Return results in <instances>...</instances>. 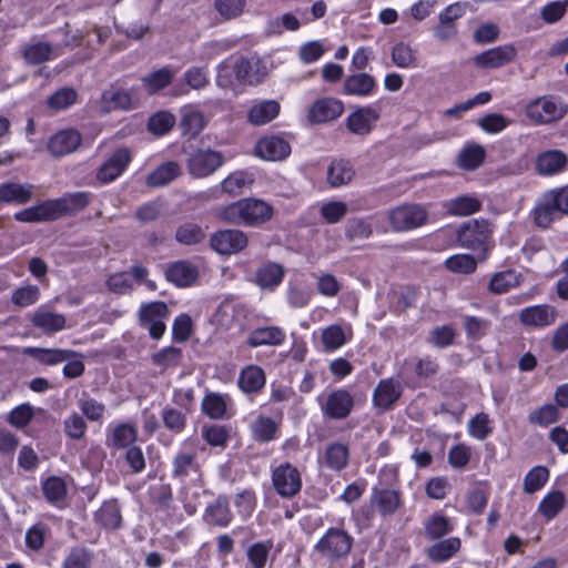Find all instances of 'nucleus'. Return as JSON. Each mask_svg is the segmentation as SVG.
Returning a JSON list of instances; mask_svg holds the SVG:
<instances>
[{
	"instance_id": "obj_17",
	"label": "nucleus",
	"mask_w": 568,
	"mask_h": 568,
	"mask_svg": "<svg viewBox=\"0 0 568 568\" xmlns=\"http://www.w3.org/2000/svg\"><path fill=\"white\" fill-rule=\"evenodd\" d=\"M403 388L394 378L381 379L373 393L374 407L382 412L390 409L399 399Z\"/></svg>"
},
{
	"instance_id": "obj_40",
	"label": "nucleus",
	"mask_w": 568,
	"mask_h": 568,
	"mask_svg": "<svg viewBox=\"0 0 568 568\" xmlns=\"http://www.w3.org/2000/svg\"><path fill=\"white\" fill-rule=\"evenodd\" d=\"M67 491V484L60 477L52 476L42 483V493L45 499L58 507H62L64 504Z\"/></svg>"
},
{
	"instance_id": "obj_56",
	"label": "nucleus",
	"mask_w": 568,
	"mask_h": 568,
	"mask_svg": "<svg viewBox=\"0 0 568 568\" xmlns=\"http://www.w3.org/2000/svg\"><path fill=\"white\" fill-rule=\"evenodd\" d=\"M252 182L253 180L248 174L237 171L230 174L222 181L221 189L224 193L237 195L246 185L252 184Z\"/></svg>"
},
{
	"instance_id": "obj_21",
	"label": "nucleus",
	"mask_w": 568,
	"mask_h": 568,
	"mask_svg": "<svg viewBox=\"0 0 568 568\" xmlns=\"http://www.w3.org/2000/svg\"><path fill=\"white\" fill-rule=\"evenodd\" d=\"M255 153L267 161H280L291 153V146L281 136H265L256 143Z\"/></svg>"
},
{
	"instance_id": "obj_12",
	"label": "nucleus",
	"mask_w": 568,
	"mask_h": 568,
	"mask_svg": "<svg viewBox=\"0 0 568 568\" xmlns=\"http://www.w3.org/2000/svg\"><path fill=\"white\" fill-rule=\"evenodd\" d=\"M132 160L131 152L126 148L118 149L99 168L97 179L101 183H110L119 178Z\"/></svg>"
},
{
	"instance_id": "obj_5",
	"label": "nucleus",
	"mask_w": 568,
	"mask_h": 568,
	"mask_svg": "<svg viewBox=\"0 0 568 568\" xmlns=\"http://www.w3.org/2000/svg\"><path fill=\"white\" fill-rule=\"evenodd\" d=\"M353 537L341 528H329L315 545V551L328 561H338L351 552Z\"/></svg>"
},
{
	"instance_id": "obj_52",
	"label": "nucleus",
	"mask_w": 568,
	"mask_h": 568,
	"mask_svg": "<svg viewBox=\"0 0 568 568\" xmlns=\"http://www.w3.org/2000/svg\"><path fill=\"white\" fill-rule=\"evenodd\" d=\"M173 73L168 68H162L142 78L143 87L150 92L155 93L164 89L172 80Z\"/></svg>"
},
{
	"instance_id": "obj_24",
	"label": "nucleus",
	"mask_w": 568,
	"mask_h": 568,
	"mask_svg": "<svg viewBox=\"0 0 568 568\" xmlns=\"http://www.w3.org/2000/svg\"><path fill=\"white\" fill-rule=\"evenodd\" d=\"M34 186L16 182L0 184V204L22 205L33 197Z\"/></svg>"
},
{
	"instance_id": "obj_35",
	"label": "nucleus",
	"mask_w": 568,
	"mask_h": 568,
	"mask_svg": "<svg viewBox=\"0 0 568 568\" xmlns=\"http://www.w3.org/2000/svg\"><path fill=\"white\" fill-rule=\"evenodd\" d=\"M444 206L450 215L467 216L480 211L481 201L473 195H460L447 201Z\"/></svg>"
},
{
	"instance_id": "obj_58",
	"label": "nucleus",
	"mask_w": 568,
	"mask_h": 568,
	"mask_svg": "<svg viewBox=\"0 0 568 568\" xmlns=\"http://www.w3.org/2000/svg\"><path fill=\"white\" fill-rule=\"evenodd\" d=\"M93 555L83 547H74L63 560L62 568H90Z\"/></svg>"
},
{
	"instance_id": "obj_53",
	"label": "nucleus",
	"mask_w": 568,
	"mask_h": 568,
	"mask_svg": "<svg viewBox=\"0 0 568 568\" xmlns=\"http://www.w3.org/2000/svg\"><path fill=\"white\" fill-rule=\"evenodd\" d=\"M180 126L183 134L195 136L204 129L205 120L201 112L189 110L182 114Z\"/></svg>"
},
{
	"instance_id": "obj_1",
	"label": "nucleus",
	"mask_w": 568,
	"mask_h": 568,
	"mask_svg": "<svg viewBox=\"0 0 568 568\" xmlns=\"http://www.w3.org/2000/svg\"><path fill=\"white\" fill-rule=\"evenodd\" d=\"M273 206L263 200L246 197L219 209L217 217L225 223L255 227L270 221Z\"/></svg>"
},
{
	"instance_id": "obj_10",
	"label": "nucleus",
	"mask_w": 568,
	"mask_h": 568,
	"mask_svg": "<svg viewBox=\"0 0 568 568\" xmlns=\"http://www.w3.org/2000/svg\"><path fill=\"white\" fill-rule=\"evenodd\" d=\"M233 71L240 83L248 85L260 84L268 74L266 64L257 57L240 58Z\"/></svg>"
},
{
	"instance_id": "obj_50",
	"label": "nucleus",
	"mask_w": 568,
	"mask_h": 568,
	"mask_svg": "<svg viewBox=\"0 0 568 568\" xmlns=\"http://www.w3.org/2000/svg\"><path fill=\"white\" fill-rule=\"evenodd\" d=\"M373 234L372 224L361 217L349 219L345 225V236L349 241L366 240Z\"/></svg>"
},
{
	"instance_id": "obj_49",
	"label": "nucleus",
	"mask_w": 568,
	"mask_h": 568,
	"mask_svg": "<svg viewBox=\"0 0 568 568\" xmlns=\"http://www.w3.org/2000/svg\"><path fill=\"white\" fill-rule=\"evenodd\" d=\"M453 526L447 517L436 513L432 515L425 523V532L429 539H438L450 532Z\"/></svg>"
},
{
	"instance_id": "obj_60",
	"label": "nucleus",
	"mask_w": 568,
	"mask_h": 568,
	"mask_svg": "<svg viewBox=\"0 0 568 568\" xmlns=\"http://www.w3.org/2000/svg\"><path fill=\"white\" fill-rule=\"evenodd\" d=\"M549 470L544 466H536L528 471L524 479V490L532 494L539 490L548 480Z\"/></svg>"
},
{
	"instance_id": "obj_27",
	"label": "nucleus",
	"mask_w": 568,
	"mask_h": 568,
	"mask_svg": "<svg viewBox=\"0 0 568 568\" xmlns=\"http://www.w3.org/2000/svg\"><path fill=\"white\" fill-rule=\"evenodd\" d=\"M24 354L33 357L45 365H55L74 356H80V353L72 349L61 348H40V347H28L24 349Z\"/></svg>"
},
{
	"instance_id": "obj_4",
	"label": "nucleus",
	"mask_w": 568,
	"mask_h": 568,
	"mask_svg": "<svg viewBox=\"0 0 568 568\" xmlns=\"http://www.w3.org/2000/svg\"><path fill=\"white\" fill-rule=\"evenodd\" d=\"M525 112L535 124H548L561 120L567 114L568 106L558 97L544 95L530 101Z\"/></svg>"
},
{
	"instance_id": "obj_51",
	"label": "nucleus",
	"mask_w": 568,
	"mask_h": 568,
	"mask_svg": "<svg viewBox=\"0 0 568 568\" xmlns=\"http://www.w3.org/2000/svg\"><path fill=\"white\" fill-rule=\"evenodd\" d=\"M77 100L78 93L74 89L62 88L48 98L47 105L54 111H61L73 105Z\"/></svg>"
},
{
	"instance_id": "obj_16",
	"label": "nucleus",
	"mask_w": 568,
	"mask_h": 568,
	"mask_svg": "<svg viewBox=\"0 0 568 568\" xmlns=\"http://www.w3.org/2000/svg\"><path fill=\"white\" fill-rule=\"evenodd\" d=\"M379 120V113L372 106H359L346 119L347 130L359 136L368 135L375 123Z\"/></svg>"
},
{
	"instance_id": "obj_41",
	"label": "nucleus",
	"mask_w": 568,
	"mask_h": 568,
	"mask_svg": "<svg viewBox=\"0 0 568 568\" xmlns=\"http://www.w3.org/2000/svg\"><path fill=\"white\" fill-rule=\"evenodd\" d=\"M14 220L26 223H39L54 221L49 200L31 207L21 210L14 214Z\"/></svg>"
},
{
	"instance_id": "obj_59",
	"label": "nucleus",
	"mask_w": 568,
	"mask_h": 568,
	"mask_svg": "<svg viewBox=\"0 0 568 568\" xmlns=\"http://www.w3.org/2000/svg\"><path fill=\"white\" fill-rule=\"evenodd\" d=\"M518 277L515 271H505L495 274L489 283V288L496 294H503L518 285Z\"/></svg>"
},
{
	"instance_id": "obj_54",
	"label": "nucleus",
	"mask_w": 568,
	"mask_h": 568,
	"mask_svg": "<svg viewBox=\"0 0 568 568\" xmlns=\"http://www.w3.org/2000/svg\"><path fill=\"white\" fill-rule=\"evenodd\" d=\"M485 159V150L481 145L475 144L465 148L459 156V165L466 170L477 169Z\"/></svg>"
},
{
	"instance_id": "obj_32",
	"label": "nucleus",
	"mask_w": 568,
	"mask_h": 568,
	"mask_svg": "<svg viewBox=\"0 0 568 568\" xmlns=\"http://www.w3.org/2000/svg\"><path fill=\"white\" fill-rule=\"evenodd\" d=\"M172 475L174 478L184 480L186 477L196 476L201 479L200 466L195 460V456L189 453H178L172 462Z\"/></svg>"
},
{
	"instance_id": "obj_19",
	"label": "nucleus",
	"mask_w": 568,
	"mask_h": 568,
	"mask_svg": "<svg viewBox=\"0 0 568 568\" xmlns=\"http://www.w3.org/2000/svg\"><path fill=\"white\" fill-rule=\"evenodd\" d=\"M568 165V155L561 150H546L536 158V171L544 176L564 172Z\"/></svg>"
},
{
	"instance_id": "obj_25",
	"label": "nucleus",
	"mask_w": 568,
	"mask_h": 568,
	"mask_svg": "<svg viewBox=\"0 0 568 568\" xmlns=\"http://www.w3.org/2000/svg\"><path fill=\"white\" fill-rule=\"evenodd\" d=\"M559 215L561 214L557 210L555 197L545 192L532 211L535 224L541 229H547Z\"/></svg>"
},
{
	"instance_id": "obj_62",
	"label": "nucleus",
	"mask_w": 568,
	"mask_h": 568,
	"mask_svg": "<svg viewBox=\"0 0 568 568\" xmlns=\"http://www.w3.org/2000/svg\"><path fill=\"white\" fill-rule=\"evenodd\" d=\"M392 61L396 67L407 69L416 64V57L408 44L399 42L392 49Z\"/></svg>"
},
{
	"instance_id": "obj_43",
	"label": "nucleus",
	"mask_w": 568,
	"mask_h": 568,
	"mask_svg": "<svg viewBox=\"0 0 568 568\" xmlns=\"http://www.w3.org/2000/svg\"><path fill=\"white\" fill-rule=\"evenodd\" d=\"M460 549V539L450 537L442 540L428 549V557L437 562L445 561Z\"/></svg>"
},
{
	"instance_id": "obj_18",
	"label": "nucleus",
	"mask_w": 568,
	"mask_h": 568,
	"mask_svg": "<svg viewBox=\"0 0 568 568\" xmlns=\"http://www.w3.org/2000/svg\"><path fill=\"white\" fill-rule=\"evenodd\" d=\"M344 112V104L335 98H323L313 103L308 111L312 123H326L339 118Z\"/></svg>"
},
{
	"instance_id": "obj_36",
	"label": "nucleus",
	"mask_w": 568,
	"mask_h": 568,
	"mask_svg": "<svg viewBox=\"0 0 568 568\" xmlns=\"http://www.w3.org/2000/svg\"><path fill=\"white\" fill-rule=\"evenodd\" d=\"M285 339L284 332L276 326L257 327L251 332L247 344L251 347L280 345Z\"/></svg>"
},
{
	"instance_id": "obj_37",
	"label": "nucleus",
	"mask_w": 568,
	"mask_h": 568,
	"mask_svg": "<svg viewBox=\"0 0 568 568\" xmlns=\"http://www.w3.org/2000/svg\"><path fill=\"white\" fill-rule=\"evenodd\" d=\"M132 102L129 92L118 89L110 88L102 93L101 110L104 113H110L114 110H126L130 108Z\"/></svg>"
},
{
	"instance_id": "obj_3",
	"label": "nucleus",
	"mask_w": 568,
	"mask_h": 568,
	"mask_svg": "<svg viewBox=\"0 0 568 568\" xmlns=\"http://www.w3.org/2000/svg\"><path fill=\"white\" fill-rule=\"evenodd\" d=\"M186 170L195 179H203L216 172L225 162L224 155L211 148L184 145Z\"/></svg>"
},
{
	"instance_id": "obj_22",
	"label": "nucleus",
	"mask_w": 568,
	"mask_h": 568,
	"mask_svg": "<svg viewBox=\"0 0 568 568\" xmlns=\"http://www.w3.org/2000/svg\"><path fill=\"white\" fill-rule=\"evenodd\" d=\"M81 143V135L77 130H62L52 135L48 142V150L53 156H63L74 152Z\"/></svg>"
},
{
	"instance_id": "obj_26",
	"label": "nucleus",
	"mask_w": 568,
	"mask_h": 568,
	"mask_svg": "<svg viewBox=\"0 0 568 568\" xmlns=\"http://www.w3.org/2000/svg\"><path fill=\"white\" fill-rule=\"evenodd\" d=\"M65 316L54 313L45 307H39L31 317V324L42 332L55 333L65 327Z\"/></svg>"
},
{
	"instance_id": "obj_38",
	"label": "nucleus",
	"mask_w": 568,
	"mask_h": 568,
	"mask_svg": "<svg viewBox=\"0 0 568 568\" xmlns=\"http://www.w3.org/2000/svg\"><path fill=\"white\" fill-rule=\"evenodd\" d=\"M180 174L181 168L176 162H165L148 175L146 184L151 187H160L172 182Z\"/></svg>"
},
{
	"instance_id": "obj_33",
	"label": "nucleus",
	"mask_w": 568,
	"mask_h": 568,
	"mask_svg": "<svg viewBox=\"0 0 568 568\" xmlns=\"http://www.w3.org/2000/svg\"><path fill=\"white\" fill-rule=\"evenodd\" d=\"M376 88L374 77L368 73L349 75L344 81V93L349 95L367 97Z\"/></svg>"
},
{
	"instance_id": "obj_8",
	"label": "nucleus",
	"mask_w": 568,
	"mask_h": 568,
	"mask_svg": "<svg viewBox=\"0 0 568 568\" xmlns=\"http://www.w3.org/2000/svg\"><path fill=\"white\" fill-rule=\"evenodd\" d=\"M248 243L246 233L241 230H221L211 235L210 245L221 255H232L243 251Z\"/></svg>"
},
{
	"instance_id": "obj_34",
	"label": "nucleus",
	"mask_w": 568,
	"mask_h": 568,
	"mask_svg": "<svg viewBox=\"0 0 568 568\" xmlns=\"http://www.w3.org/2000/svg\"><path fill=\"white\" fill-rule=\"evenodd\" d=\"M204 518L209 524L220 527L227 526L232 520V513L230 510L227 498L219 496L214 503L206 507Z\"/></svg>"
},
{
	"instance_id": "obj_64",
	"label": "nucleus",
	"mask_w": 568,
	"mask_h": 568,
	"mask_svg": "<svg viewBox=\"0 0 568 568\" xmlns=\"http://www.w3.org/2000/svg\"><path fill=\"white\" fill-rule=\"evenodd\" d=\"M202 410L211 418L220 419L225 416L226 404L224 398L219 394H210L202 402Z\"/></svg>"
},
{
	"instance_id": "obj_31",
	"label": "nucleus",
	"mask_w": 568,
	"mask_h": 568,
	"mask_svg": "<svg viewBox=\"0 0 568 568\" xmlns=\"http://www.w3.org/2000/svg\"><path fill=\"white\" fill-rule=\"evenodd\" d=\"M265 382L264 371L256 365H250L241 371L237 384L244 393L256 394L264 387Z\"/></svg>"
},
{
	"instance_id": "obj_39",
	"label": "nucleus",
	"mask_w": 568,
	"mask_h": 568,
	"mask_svg": "<svg viewBox=\"0 0 568 568\" xmlns=\"http://www.w3.org/2000/svg\"><path fill=\"white\" fill-rule=\"evenodd\" d=\"M284 267L277 263L268 262L256 272V284L262 288L273 290L284 277Z\"/></svg>"
},
{
	"instance_id": "obj_7",
	"label": "nucleus",
	"mask_w": 568,
	"mask_h": 568,
	"mask_svg": "<svg viewBox=\"0 0 568 568\" xmlns=\"http://www.w3.org/2000/svg\"><path fill=\"white\" fill-rule=\"evenodd\" d=\"M168 315L169 310L164 302H151L141 307L139 313L140 324L148 329L152 338L159 339L165 332L164 320Z\"/></svg>"
},
{
	"instance_id": "obj_48",
	"label": "nucleus",
	"mask_w": 568,
	"mask_h": 568,
	"mask_svg": "<svg viewBox=\"0 0 568 568\" xmlns=\"http://www.w3.org/2000/svg\"><path fill=\"white\" fill-rule=\"evenodd\" d=\"M347 339L346 331L337 324L329 325L322 332V343L326 351H335L342 347Z\"/></svg>"
},
{
	"instance_id": "obj_11",
	"label": "nucleus",
	"mask_w": 568,
	"mask_h": 568,
	"mask_svg": "<svg viewBox=\"0 0 568 568\" xmlns=\"http://www.w3.org/2000/svg\"><path fill=\"white\" fill-rule=\"evenodd\" d=\"M558 310L549 304H540L525 307L519 313L523 325L534 328H544L556 323Z\"/></svg>"
},
{
	"instance_id": "obj_23",
	"label": "nucleus",
	"mask_w": 568,
	"mask_h": 568,
	"mask_svg": "<svg viewBox=\"0 0 568 568\" xmlns=\"http://www.w3.org/2000/svg\"><path fill=\"white\" fill-rule=\"evenodd\" d=\"M165 277L179 287H186L196 281L199 270L193 263L182 260L169 265L165 271Z\"/></svg>"
},
{
	"instance_id": "obj_46",
	"label": "nucleus",
	"mask_w": 568,
	"mask_h": 568,
	"mask_svg": "<svg viewBox=\"0 0 568 568\" xmlns=\"http://www.w3.org/2000/svg\"><path fill=\"white\" fill-rule=\"evenodd\" d=\"M205 237L203 229L192 222L181 224L175 232V240L183 245H195Z\"/></svg>"
},
{
	"instance_id": "obj_55",
	"label": "nucleus",
	"mask_w": 568,
	"mask_h": 568,
	"mask_svg": "<svg viewBox=\"0 0 568 568\" xmlns=\"http://www.w3.org/2000/svg\"><path fill=\"white\" fill-rule=\"evenodd\" d=\"M246 0H214L213 7L224 20L236 19L244 12Z\"/></svg>"
},
{
	"instance_id": "obj_9",
	"label": "nucleus",
	"mask_w": 568,
	"mask_h": 568,
	"mask_svg": "<svg viewBox=\"0 0 568 568\" xmlns=\"http://www.w3.org/2000/svg\"><path fill=\"white\" fill-rule=\"evenodd\" d=\"M272 481L276 493L286 498L295 496L302 487L300 471L288 463L281 464L273 470Z\"/></svg>"
},
{
	"instance_id": "obj_30",
	"label": "nucleus",
	"mask_w": 568,
	"mask_h": 568,
	"mask_svg": "<svg viewBox=\"0 0 568 568\" xmlns=\"http://www.w3.org/2000/svg\"><path fill=\"white\" fill-rule=\"evenodd\" d=\"M354 175V166L345 159H335L327 168V183L333 187L348 184Z\"/></svg>"
},
{
	"instance_id": "obj_28",
	"label": "nucleus",
	"mask_w": 568,
	"mask_h": 568,
	"mask_svg": "<svg viewBox=\"0 0 568 568\" xmlns=\"http://www.w3.org/2000/svg\"><path fill=\"white\" fill-rule=\"evenodd\" d=\"M280 109V103L275 100L258 101L248 110L247 119L253 125H263L275 119Z\"/></svg>"
},
{
	"instance_id": "obj_57",
	"label": "nucleus",
	"mask_w": 568,
	"mask_h": 568,
	"mask_svg": "<svg viewBox=\"0 0 568 568\" xmlns=\"http://www.w3.org/2000/svg\"><path fill=\"white\" fill-rule=\"evenodd\" d=\"M182 351L178 347L169 346L154 353L151 357L152 363L163 369L175 367L180 364Z\"/></svg>"
},
{
	"instance_id": "obj_14",
	"label": "nucleus",
	"mask_w": 568,
	"mask_h": 568,
	"mask_svg": "<svg viewBox=\"0 0 568 568\" xmlns=\"http://www.w3.org/2000/svg\"><path fill=\"white\" fill-rule=\"evenodd\" d=\"M91 195L88 192L65 193L63 196L49 200L53 220L70 215L83 210L90 202Z\"/></svg>"
},
{
	"instance_id": "obj_61",
	"label": "nucleus",
	"mask_w": 568,
	"mask_h": 568,
	"mask_svg": "<svg viewBox=\"0 0 568 568\" xmlns=\"http://www.w3.org/2000/svg\"><path fill=\"white\" fill-rule=\"evenodd\" d=\"M175 123V118L169 112H158L153 114L149 122L148 129L155 135H164L171 131Z\"/></svg>"
},
{
	"instance_id": "obj_42",
	"label": "nucleus",
	"mask_w": 568,
	"mask_h": 568,
	"mask_svg": "<svg viewBox=\"0 0 568 568\" xmlns=\"http://www.w3.org/2000/svg\"><path fill=\"white\" fill-rule=\"evenodd\" d=\"M566 496L560 490L549 493L540 501L538 511L547 519L555 518L565 507Z\"/></svg>"
},
{
	"instance_id": "obj_6",
	"label": "nucleus",
	"mask_w": 568,
	"mask_h": 568,
	"mask_svg": "<svg viewBox=\"0 0 568 568\" xmlns=\"http://www.w3.org/2000/svg\"><path fill=\"white\" fill-rule=\"evenodd\" d=\"M388 220L396 232L409 231L425 224L427 211L419 204H403L388 212Z\"/></svg>"
},
{
	"instance_id": "obj_44",
	"label": "nucleus",
	"mask_w": 568,
	"mask_h": 568,
	"mask_svg": "<svg viewBox=\"0 0 568 568\" xmlns=\"http://www.w3.org/2000/svg\"><path fill=\"white\" fill-rule=\"evenodd\" d=\"M349 457L348 447L342 443H333L325 452V463L333 470H342L346 467Z\"/></svg>"
},
{
	"instance_id": "obj_63",
	"label": "nucleus",
	"mask_w": 568,
	"mask_h": 568,
	"mask_svg": "<svg viewBox=\"0 0 568 568\" xmlns=\"http://www.w3.org/2000/svg\"><path fill=\"white\" fill-rule=\"evenodd\" d=\"M445 265L452 272L469 274L476 270L477 262L471 255L457 254L447 258Z\"/></svg>"
},
{
	"instance_id": "obj_47",
	"label": "nucleus",
	"mask_w": 568,
	"mask_h": 568,
	"mask_svg": "<svg viewBox=\"0 0 568 568\" xmlns=\"http://www.w3.org/2000/svg\"><path fill=\"white\" fill-rule=\"evenodd\" d=\"M138 430L136 428L128 423L119 424L112 433L111 445L116 448H129L134 446L133 443L136 440Z\"/></svg>"
},
{
	"instance_id": "obj_29",
	"label": "nucleus",
	"mask_w": 568,
	"mask_h": 568,
	"mask_svg": "<svg viewBox=\"0 0 568 568\" xmlns=\"http://www.w3.org/2000/svg\"><path fill=\"white\" fill-rule=\"evenodd\" d=\"M24 62L29 65H38L51 60L54 54V48L44 41H36L24 44L21 48Z\"/></svg>"
},
{
	"instance_id": "obj_2",
	"label": "nucleus",
	"mask_w": 568,
	"mask_h": 568,
	"mask_svg": "<svg viewBox=\"0 0 568 568\" xmlns=\"http://www.w3.org/2000/svg\"><path fill=\"white\" fill-rule=\"evenodd\" d=\"M493 229L485 219H473L464 222L457 230L458 244L475 252L480 260H485L490 250Z\"/></svg>"
},
{
	"instance_id": "obj_13",
	"label": "nucleus",
	"mask_w": 568,
	"mask_h": 568,
	"mask_svg": "<svg viewBox=\"0 0 568 568\" xmlns=\"http://www.w3.org/2000/svg\"><path fill=\"white\" fill-rule=\"evenodd\" d=\"M354 407V397L346 389H337L329 393L322 406L323 414L332 419L346 418Z\"/></svg>"
},
{
	"instance_id": "obj_20",
	"label": "nucleus",
	"mask_w": 568,
	"mask_h": 568,
	"mask_svg": "<svg viewBox=\"0 0 568 568\" xmlns=\"http://www.w3.org/2000/svg\"><path fill=\"white\" fill-rule=\"evenodd\" d=\"M371 505L382 517L392 516L402 505L400 494L388 487H374Z\"/></svg>"
},
{
	"instance_id": "obj_15",
	"label": "nucleus",
	"mask_w": 568,
	"mask_h": 568,
	"mask_svg": "<svg viewBox=\"0 0 568 568\" xmlns=\"http://www.w3.org/2000/svg\"><path fill=\"white\" fill-rule=\"evenodd\" d=\"M517 55L514 44L498 45L488 49L474 58V63L483 69H496L513 61Z\"/></svg>"
},
{
	"instance_id": "obj_45",
	"label": "nucleus",
	"mask_w": 568,
	"mask_h": 568,
	"mask_svg": "<svg viewBox=\"0 0 568 568\" xmlns=\"http://www.w3.org/2000/svg\"><path fill=\"white\" fill-rule=\"evenodd\" d=\"M253 437L258 442H271L277 432L276 423L267 416H258L251 425Z\"/></svg>"
}]
</instances>
